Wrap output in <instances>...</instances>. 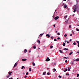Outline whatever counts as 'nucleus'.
Here are the masks:
<instances>
[{"label": "nucleus", "instance_id": "nucleus-1", "mask_svg": "<svg viewBox=\"0 0 79 79\" xmlns=\"http://www.w3.org/2000/svg\"><path fill=\"white\" fill-rule=\"evenodd\" d=\"M76 5L74 6L73 7V10H76L77 9V6H76Z\"/></svg>", "mask_w": 79, "mask_h": 79}, {"label": "nucleus", "instance_id": "nucleus-2", "mask_svg": "<svg viewBox=\"0 0 79 79\" xmlns=\"http://www.w3.org/2000/svg\"><path fill=\"white\" fill-rule=\"evenodd\" d=\"M59 19V17L58 16H56L54 18V19L55 20H56Z\"/></svg>", "mask_w": 79, "mask_h": 79}, {"label": "nucleus", "instance_id": "nucleus-3", "mask_svg": "<svg viewBox=\"0 0 79 79\" xmlns=\"http://www.w3.org/2000/svg\"><path fill=\"white\" fill-rule=\"evenodd\" d=\"M50 61V59L49 58H48V57H47L46 60V61Z\"/></svg>", "mask_w": 79, "mask_h": 79}, {"label": "nucleus", "instance_id": "nucleus-4", "mask_svg": "<svg viewBox=\"0 0 79 79\" xmlns=\"http://www.w3.org/2000/svg\"><path fill=\"white\" fill-rule=\"evenodd\" d=\"M46 37H48V38H49V37H50V35L48 34H47L46 35Z\"/></svg>", "mask_w": 79, "mask_h": 79}, {"label": "nucleus", "instance_id": "nucleus-5", "mask_svg": "<svg viewBox=\"0 0 79 79\" xmlns=\"http://www.w3.org/2000/svg\"><path fill=\"white\" fill-rule=\"evenodd\" d=\"M17 65H18V63H16L14 65V67H16V66H17Z\"/></svg>", "mask_w": 79, "mask_h": 79}, {"label": "nucleus", "instance_id": "nucleus-6", "mask_svg": "<svg viewBox=\"0 0 79 79\" xmlns=\"http://www.w3.org/2000/svg\"><path fill=\"white\" fill-rule=\"evenodd\" d=\"M64 8H67V5H66L65 4L64 5Z\"/></svg>", "mask_w": 79, "mask_h": 79}, {"label": "nucleus", "instance_id": "nucleus-7", "mask_svg": "<svg viewBox=\"0 0 79 79\" xmlns=\"http://www.w3.org/2000/svg\"><path fill=\"white\" fill-rule=\"evenodd\" d=\"M59 52L60 53H63V51L61 50H60Z\"/></svg>", "mask_w": 79, "mask_h": 79}, {"label": "nucleus", "instance_id": "nucleus-8", "mask_svg": "<svg viewBox=\"0 0 79 79\" xmlns=\"http://www.w3.org/2000/svg\"><path fill=\"white\" fill-rule=\"evenodd\" d=\"M65 23H66V24H68V20H66Z\"/></svg>", "mask_w": 79, "mask_h": 79}, {"label": "nucleus", "instance_id": "nucleus-9", "mask_svg": "<svg viewBox=\"0 0 79 79\" xmlns=\"http://www.w3.org/2000/svg\"><path fill=\"white\" fill-rule=\"evenodd\" d=\"M32 64H33V65L34 66H35V63H34V62H33L32 63Z\"/></svg>", "mask_w": 79, "mask_h": 79}, {"label": "nucleus", "instance_id": "nucleus-10", "mask_svg": "<svg viewBox=\"0 0 79 79\" xmlns=\"http://www.w3.org/2000/svg\"><path fill=\"white\" fill-rule=\"evenodd\" d=\"M27 60V59H22V61H26Z\"/></svg>", "mask_w": 79, "mask_h": 79}, {"label": "nucleus", "instance_id": "nucleus-11", "mask_svg": "<svg viewBox=\"0 0 79 79\" xmlns=\"http://www.w3.org/2000/svg\"><path fill=\"white\" fill-rule=\"evenodd\" d=\"M73 52H71L69 54V55H72V54H73Z\"/></svg>", "mask_w": 79, "mask_h": 79}, {"label": "nucleus", "instance_id": "nucleus-12", "mask_svg": "<svg viewBox=\"0 0 79 79\" xmlns=\"http://www.w3.org/2000/svg\"><path fill=\"white\" fill-rule=\"evenodd\" d=\"M73 10H73L74 13H75L76 12V11H77L76 9H73Z\"/></svg>", "mask_w": 79, "mask_h": 79}, {"label": "nucleus", "instance_id": "nucleus-13", "mask_svg": "<svg viewBox=\"0 0 79 79\" xmlns=\"http://www.w3.org/2000/svg\"><path fill=\"white\" fill-rule=\"evenodd\" d=\"M67 17H68V16L67 15H66L65 16L64 18L65 19H66V18H67Z\"/></svg>", "mask_w": 79, "mask_h": 79}, {"label": "nucleus", "instance_id": "nucleus-14", "mask_svg": "<svg viewBox=\"0 0 79 79\" xmlns=\"http://www.w3.org/2000/svg\"><path fill=\"white\" fill-rule=\"evenodd\" d=\"M64 50H65V51L68 50V49L67 48H65L64 49Z\"/></svg>", "mask_w": 79, "mask_h": 79}, {"label": "nucleus", "instance_id": "nucleus-15", "mask_svg": "<svg viewBox=\"0 0 79 79\" xmlns=\"http://www.w3.org/2000/svg\"><path fill=\"white\" fill-rule=\"evenodd\" d=\"M63 46H65V45H66V44L64 43H63Z\"/></svg>", "mask_w": 79, "mask_h": 79}, {"label": "nucleus", "instance_id": "nucleus-16", "mask_svg": "<svg viewBox=\"0 0 79 79\" xmlns=\"http://www.w3.org/2000/svg\"><path fill=\"white\" fill-rule=\"evenodd\" d=\"M37 42H38V44H40V41H39V40H38L37 41Z\"/></svg>", "mask_w": 79, "mask_h": 79}, {"label": "nucleus", "instance_id": "nucleus-17", "mask_svg": "<svg viewBox=\"0 0 79 79\" xmlns=\"http://www.w3.org/2000/svg\"><path fill=\"white\" fill-rule=\"evenodd\" d=\"M45 74H46V72H44L43 73V75H45Z\"/></svg>", "mask_w": 79, "mask_h": 79}, {"label": "nucleus", "instance_id": "nucleus-18", "mask_svg": "<svg viewBox=\"0 0 79 79\" xmlns=\"http://www.w3.org/2000/svg\"><path fill=\"white\" fill-rule=\"evenodd\" d=\"M23 68H24V69H25V67H24V66H22V67L21 68V69H23Z\"/></svg>", "mask_w": 79, "mask_h": 79}, {"label": "nucleus", "instance_id": "nucleus-19", "mask_svg": "<svg viewBox=\"0 0 79 79\" xmlns=\"http://www.w3.org/2000/svg\"><path fill=\"white\" fill-rule=\"evenodd\" d=\"M24 52L25 53H26V52H27V50L25 49L24 51Z\"/></svg>", "mask_w": 79, "mask_h": 79}, {"label": "nucleus", "instance_id": "nucleus-20", "mask_svg": "<svg viewBox=\"0 0 79 79\" xmlns=\"http://www.w3.org/2000/svg\"><path fill=\"white\" fill-rule=\"evenodd\" d=\"M33 48H34V49H35V48H36V47L35 46H34Z\"/></svg>", "mask_w": 79, "mask_h": 79}, {"label": "nucleus", "instance_id": "nucleus-21", "mask_svg": "<svg viewBox=\"0 0 79 79\" xmlns=\"http://www.w3.org/2000/svg\"><path fill=\"white\" fill-rule=\"evenodd\" d=\"M61 4L62 6H63L64 5V3H61Z\"/></svg>", "mask_w": 79, "mask_h": 79}, {"label": "nucleus", "instance_id": "nucleus-22", "mask_svg": "<svg viewBox=\"0 0 79 79\" xmlns=\"http://www.w3.org/2000/svg\"><path fill=\"white\" fill-rule=\"evenodd\" d=\"M43 34H44V33H43V34H41L40 35V36H41L42 35H43Z\"/></svg>", "mask_w": 79, "mask_h": 79}, {"label": "nucleus", "instance_id": "nucleus-23", "mask_svg": "<svg viewBox=\"0 0 79 79\" xmlns=\"http://www.w3.org/2000/svg\"><path fill=\"white\" fill-rule=\"evenodd\" d=\"M53 46L51 45V46H50V48H53Z\"/></svg>", "mask_w": 79, "mask_h": 79}, {"label": "nucleus", "instance_id": "nucleus-24", "mask_svg": "<svg viewBox=\"0 0 79 79\" xmlns=\"http://www.w3.org/2000/svg\"><path fill=\"white\" fill-rule=\"evenodd\" d=\"M75 61H79V59H77L75 60Z\"/></svg>", "mask_w": 79, "mask_h": 79}, {"label": "nucleus", "instance_id": "nucleus-25", "mask_svg": "<svg viewBox=\"0 0 79 79\" xmlns=\"http://www.w3.org/2000/svg\"><path fill=\"white\" fill-rule=\"evenodd\" d=\"M29 74V73H28V72H27L26 74V75H27V74Z\"/></svg>", "mask_w": 79, "mask_h": 79}, {"label": "nucleus", "instance_id": "nucleus-26", "mask_svg": "<svg viewBox=\"0 0 79 79\" xmlns=\"http://www.w3.org/2000/svg\"><path fill=\"white\" fill-rule=\"evenodd\" d=\"M53 70H54L53 71L54 72H55V71H56V69H54Z\"/></svg>", "mask_w": 79, "mask_h": 79}, {"label": "nucleus", "instance_id": "nucleus-27", "mask_svg": "<svg viewBox=\"0 0 79 79\" xmlns=\"http://www.w3.org/2000/svg\"><path fill=\"white\" fill-rule=\"evenodd\" d=\"M12 73V72H9V75H10V74H11Z\"/></svg>", "mask_w": 79, "mask_h": 79}, {"label": "nucleus", "instance_id": "nucleus-28", "mask_svg": "<svg viewBox=\"0 0 79 79\" xmlns=\"http://www.w3.org/2000/svg\"><path fill=\"white\" fill-rule=\"evenodd\" d=\"M29 71H31V68H30L29 69Z\"/></svg>", "mask_w": 79, "mask_h": 79}, {"label": "nucleus", "instance_id": "nucleus-29", "mask_svg": "<svg viewBox=\"0 0 79 79\" xmlns=\"http://www.w3.org/2000/svg\"><path fill=\"white\" fill-rule=\"evenodd\" d=\"M66 36H67V35L65 34L64 35V36L65 37H66Z\"/></svg>", "mask_w": 79, "mask_h": 79}, {"label": "nucleus", "instance_id": "nucleus-30", "mask_svg": "<svg viewBox=\"0 0 79 79\" xmlns=\"http://www.w3.org/2000/svg\"><path fill=\"white\" fill-rule=\"evenodd\" d=\"M47 74H48V75H50V73H49V72H48L47 73Z\"/></svg>", "mask_w": 79, "mask_h": 79}, {"label": "nucleus", "instance_id": "nucleus-31", "mask_svg": "<svg viewBox=\"0 0 79 79\" xmlns=\"http://www.w3.org/2000/svg\"><path fill=\"white\" fill-rule=\"evenodd\" d=\"M59 78H61V76H60V75H59Z\"/></svg>", "mask_w": 79, "mask_h": 79}, {"label": "nucleus", "instance_id": "nucleus-32", "mask_svg": "<svg viewBox=\"0 0 79 79\" xmlns=\"http://www.w3.org/2000/svg\"><path fill=\"white\" fill-rule=\"evenodd\" d=\"M54 41H57V40H56V39H54Z\"/></svg>", "mask_w": 79, "mask_h": 79}, {"label": "nucleus", "instance_id": "nucleus-33", "mask_svg": "<svg viewBox=\"0 0 79 79\" xmlns=\"http://www.w3.org/2000/svg\"><path fill=\"white\" fill-rule=\"evenodd\" d=\"M79 74H77V77H79Z\"/></svg>", "mask_w": 79, "mask_h": 79}, {"label": "nucleus", "instance_id": "nucleus-34", "mask_svg": "<svg viewBox=\"0 0 79 79\" xmlns=\"http://www.w3.org/2000/svg\"><path fill=\"white\" fill-rule=\"evenodd\" d=\"M72 34H74V31H72Z\"/></svg>", "mask_w": 79, "mask_h": 79}, {"label": "nucleus", "instance_id": "nucleus-35", "mask_svg": "<svg viewBox=\"0 0 79 79\" xmlns=\"http://www.w3.org/2000/svg\"><path fill=\"white\" fill-rule=\"evenodd\" d=\"M7 77L8 78V77H10V75H8L7 76Z\"/></svg>", "mask_w": 79, "mask_h": 79}, {"label": "nucleus", "instance_id": "nucleus-36", "mask_svg": "<svg viewBox=\"0 0 79 79\" xmlns=\"http://www.w3.org/2000/svg\"><path fill=\"white\" fill-rule=\"evenodd\" d=\"M67 62H68V60H65V63H67Z\"/></svg>", "mask_w": 79, "mask_h": 79}, {"label": "nucleus", "instance_id": "nucleus-37", "mask_svg": "<svg viewBox=\"0 0 79 79\" xmlns=\"http://www.w3.org/2000/svg\"><path fill=\"white\" fill-rule=\"evenodd\" d=\"M73 44L74 45H76V43L75 42H74L73 43Z\"/></svg>", "mask_w": 79, "mask_h": 79}, {"label": "nucleus", "instance_id": "nucleus-38", "mask_svg": "<svg viewBox=\"0 0 79 79\" xmlns=\"http://www.w3.org/2000/svg\"><path fill=\"white\" fill-rule=\"evenodd\" d=\"M51 39H53V36H51Z\"/></svg>", "mask_w": 79, "mask_h": 79}, {"label": "nucleus", "instance_id": "nucleus-39", "mask_svg": "<svg viewBox=\"0 0 79 79\" xmlns=\"http://www.w3.org/2000/svg\"><path fill=\"white\" fill-rule=\"evenodd\" d=\"M65 71H68V69H65Z\"/></svg>", "mask_w": 79, "mask_h": 79}, {"label": "nucleus", "instance_id": "nucleus-40", "mask_svg": "<svg viewBox=\"0 0 79 79\" xmlns=\"http://www.w3.org/2000/svg\"><path fill=\"white\" fill-rule=\"evenodd\" d=\"M24 77L25 78H26V77H27V76L26 75L24 76Z\"/></svg>", "mask_w": 79, "mask_h": 79}, {"label": "nucleus", "instance_id": "nucleus-41", "mask_svg": "<svg viewBox=\"0 0 79 79\" xmlns=\"http://www.w3.org/2000/svg\"><path fill=\"white\" fill-rule=\"evenodd\" d=\"M69 28H71V25H70L69 26Z\"/></svg>", "mask_w": 79, "mask_h": 79}, {"label": "nucleus", "instance_id": "nucleus-42", "mask_svg": "<svg viewBox=\"0 0 79 79\" xmlns=\"http://www.w3.org/2000/svg\"><path fill=\"white\" fill-rule=\"evenodd\" d=\"M64 58H66V59H67V58H68L66 57H64Z\"/></svg>", "mask_w": 79, "mask_h": 79}, {"label": "nucleus", "instance_id": "nucleus-43", "mask_svg": "<svg viewBox=\"0 0 79 79\" xmlns=\"http://www.w3.org/2000/svg\"><path fill=\"white\" fill-rule=\"evenodd\" d=\"M60 37H58L57 38V39H58V40H60Z\"/></svg>", "mask_w": 79, "mask_h": 79}, {"label": "nucleus", "instance_id": "nucleus-44", "mask_svg": "<svg viewBox=\"0 0 79 79\" xmlns=\"http://www.w3.org/2000/svg\"><path fill=\"white\" fill-rule=\"evenodd\" d=\"M77 31H79V30L78 29H77Z\"/></svg>", "mask_w": 79, "mask_h": 79}, {"label": "nucleus", "instance_id": "nucleus-45", "mask_svg": "<svg viewBox=\"0 0 79 79\" xmlns=\"http://www.w3.org/2000/svg\"><path fill=\"white\" fill-rule=\"evenodd\" d=\"M68 71H70V69H68Z\"/></svg>", "mask_w": 79, "mask_h": 79}, {"label": "nucleus", "instance_id": "nucleus-46", "mask_svg": "<svg viewBox=\"0 0 79 79\" xmlns=\"http://www.w3.org/2000/svg\"><path fill=\"white\" fill-rule=\"evenodd\" d=\"M68 69H69V68H70V69H71V67H68Z\"/></svg>", "mask_w": 79, "mask_h": 79}, {"label": "nucleus", "instance_id": "nucleus-47", "mask_svg": "<svg viewBox=\"0 0 79 79\" xmlns=\"http://www.w3.org/2000/svg\"><path fill=\"white\" fill-rule=\"evenodd\" d=\"M72 35H73V34H71L70 35V36H72Z\"/></svg>", "mask_w": 79, "mask_h": 79}, {"label": "nucleus", "instance_id": "nucleus-48", "mask_svg": "<svg viewBox=\"0 0 79 79\" xmlns=\"http://www.w3.org/2000/svg\"><path fill=\"white\" fill-rule=\"evenodd\" d=\"M78 47L79 48V43L78 44Z\"/></svg>", "mask_w": 79, "mask_h": 79}, {"label": "nucleus", "instance_id": "nucleus-49", "mask_svg": "<svg viewBox=\"0 0 79 79\" xmlns=\"http://www.w3.org/2000/svg\"><path fill=\"white\" fill-rule=\"evenodd\" d=\"M58 35H60V33H57Z\"/></svg>", "mask_w": 79, "mask_h": 79}, {"label": "nucleus", "instance_id": "nucleus-50", "mask_svg": "<svg viewBox=\"0 0 79 79\" xmlns=\"http://www.w3.org/2000/svg\"><path fill=\"white\" fill-rule=\"evenodd\" d=\"M53 27H55V25H54Z\"/></svg>", "mask_w": 79, "mask_h": 79}, {"label": "nucleus", "instance_id": "nucleus-51", "mask_svg": "<svg viewBox=\"0 0 79 79\" xmlns=\"http://www.w3.org/2000/svg\"><path fill=\"white\" fill-rule=\"evenodd\" d=\"M69 41L67 42V44H69Z\"/></svg>", "mask_w": 79, "mask_h": 79}, {"label": "nucleus", "instance_id": "nucleus-52", "mask_svg": "<svg viewBox=\"0 0 79 79\" xmlns=\"http://www.w3.org/2000/svg\"><path fill=\"white\" fill-rule=\"evenodd\" d=\"M38 50H40V48H38Z\"/></svg>", "mask_w": 79, "mask_h": 79}, {"label": "nucleus", "instance_id": "nucleus-53", "mask_svg": "<svg viewBox=\"0 0 79 79\" xmlns=\"http://www.w3.org/2000/svg\"><path fill=\"white\" fill-rule=\"evenodd\" d=\"M23 74H25L24 72H23Z\"/></svg>", "mask_w": 79, "mask_h": 79}, {"label": "nucleus", "instance_id": "nucleus-54", "mask_svg": "<svg viewBox=\"0 0 79 79\" xmlns=\"http://www.w3.org/2000/svg\"><path fill=\"white\" fill-rule=\"evenodd\" d=\"M65 43L67 42V41L65 40Z\"/></svg>", "mask_w": 79, "mask_h": 79}, {"label": "nucleus", "instance_id": "nucleus-55", "mask_svg": "<svg viewBox=\"0 0 79 79\" xmlns=\"http://www.w3.org/2000/svg\"><path fill=\"white\" fill-rule=\"evenodd\" d=\"M9 79H13V78H10Z\"/></svg>", "mask_w": 79, "mask_h": 79}, {"label": "nucleus", "instance_id": "nucleus-56", "mask_svg": "<svg viewBox=\"0 0 79 79\" xmlns=\"http://www.w3.org/2000/svg\"><path fill=\"white\" fill-rule=\"evenodd\" d=\"M72 64H74V62H73Z\"/></svg>", "mask_w": 79, "mask_h": 79}, {"label": "nucleus", "instance_id": "nucleus-57", "mask_svg": "<svg viewBox=\"0 0 79 79\" xmlns=\"http://www.w3.org/2000/svg\"><path fill=\"white\" fill-rule=\"evenodd\" d=\"M77 43H78L79 44V41H77Z\"/></svg>", "mask_w": 79, "mask_h": 79}, {"label": "nucleus", "instance_id": "nucleus-58", "mask_svg": "<svg viewBox=\"0 0 79 79\" xmlns=\"http://www.w3.org/2000/svg\"><path fill=\"white\" fill-rule=\"evenodd\" d=\"M77 53H79V52H77Z\"/></svg>", "mask_w": 79, "mask_h": 79}, {"label": "nucleus", "instance_id": "nucleus-59", "mask_svg": "<svg viewBox=\"0 0 79 79\" xmlns=\"http://www.w3.org/2000/svg\"><path fill=\"white\" fill-rule=\"evenodd\" d=\"M64 72H66V71H65V70H64Z\"/></svg>", "mask_w": 79, "mask_h": 79}, {"label": "nucleus", "instance_id": "nucleus-60", "mask_svg": "<svg viewBox=\"0 0 79 79\" xmlns=\"http://www.w3.org/2000/svg\"><path fill=\"white\" fill-rule=\"evenodd\" d=\"M58 31H56V32H57Z\"/></svg>", "mask_w": 79, "mask_h": 79}, {"label": "nucleus", "instance_id": "nucleus-61", "mask_svg": "<svg viewBox=\"0 0 79 79\" xmlns=\"http://www.w3.org/2000/svg\"><path fill=\"white\" fill-rule=\"evenodd\" d=\"M72 40H71V39H70V41H71Z\"/></svg>", "mask_w": 79, "mask_h": 79}, {"label": "nucleus", "instance_id": "nucleus-62", "mask_svg": "<svg viewBox=\"0 0 79 79\" xmlns=\"http://www.w3.org/2000/svg\"><path fill=\"white\" fill-rule=\"evenodd\" d=\"M66 0H63V1H64V2L66 1Z\"/></svg>", "mask_w": 79, "mask_h": 79}, {"label": "nucleus", "instance_id": "nucleus-63", "mask_svg": "<svg viewBox=\"0 0 79 79\" xmlns=\"http://www.w3.org/2000/svg\"><path fill=\"white\" fill-rule=\"evenodd\" d=\"M31 51H29V52H31Z\"/></svg>", "mask_w": 79, "mask_h": 79}, {"label": "nucleus", "instance_id": "nucleus-64", "mask_svg": "<svg viewBox=\"0 0 79 79\" xmlns=\"http://www.w3.org/2000/svg\"><path fill=\"white\" fill-rule=\"evenodd\" d=\"M17 79H19V78H17Z\"/></svg>", "mask_w": 79, "mask_h": 79}]
</instances>
